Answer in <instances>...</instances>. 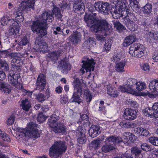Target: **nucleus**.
Wrapping results in <instances>:
<instances>
[{
  "instance_id": "nucleus-31",
  "label": "nucleus",
  "mask_w": 158,
  "mask_h": 158,
  "mask_svg": "<svg viewBox=\"0 0 158 158\" xmlns=\"http://www.w3.org/2000/svg\"><path fill=\"white\" fill-rule=\"evenodd\" d=\"M152 5L151 4L147 3L142 8V11L143 14L147 16H151L152 14Z\"/></svg>"
},
{
  "instance_id": "nucleus-38",
  "label": "nucleus",
  "mask_w": 158,
  "mask_h": 158,
  "mask_svg": "<svg viewBox=\"0 0 158 158\" xmlns=\"http://www.w3.org/2000/svg\"><path fill=\"white\" fill-rule=\"evenodd\" d=\"M21 106L23 110L28 111L31 107V104L27 99H25L22 101Z\"/></svg>"
},
{
  "instance_id": "nucleus-17",
  "label": "nucleus",
  "mask_w": 158,
  "mask_h": 158,
  "mask_svg": "<svg viewBox=\"0 0 158 158\" xmlns=\"http://www.w3.org/2000/svg\"><path fill=\"white\" fill-rule=\"evenodd\" d=\"M53 15L50 12L45 11L40 16L41 20L45 24H48V23L51 22L54 19Z\"/></svg>"
},
{
  "instance_id": "nucleus-2",
  "label": "nucleus",
  "mask_w": 158,
  "mask_h": 158,
  "mask_svg": "<svg viewBox=\"0 0 158 158\" xmlns=\"http://www.w3.org/2000/svg\"><path fill=\"white\" fill-rule=\"evenodd\" d=\"M111 4L112 9L110 11L112 16L114 19H118L128 6L126 0H111Z\"/></svg>"
},
{
  "instance_id": "nucleus-10",
  "label": "nucleus",
  "mask_w": 158,
  "mask_h": 158,
  "mask_svg": "<svg viewBox=\"0 0 158 158\" xmlns=\"http://www.w3.org/2000/svg\"><path fill=\"white\" fill-rule=\"evenodd\" d=\"M96 6L98 8L97 11L104 15L108 14L110 10V6L108 3H103L101 2H96Z\"/></svg>"
},
{
  "instance_id": "nucleus-25",
  "label": "nucleus",
  "mask_w": 158,
  "mask_h": 158,
  "mask_svg": "<svg viewBox=\"0 0 158 158\" xmlns=\"http://www.w3.org/2000/svg\"><path fill=\"white\" fill-rule=\"evenodd\" d=\"M89 132L92 138L96 137L101 133L99 126L97 125H92Z\"/></svg>"
},
{
  "instance_id": "nucleus-35",
  "label": "nucleus",
  "mask_w": 158,
  "mask_h": 158,
  "mask_svg": "<svg viewBox=\"0 0 158 158\" xmlns=\"http://www.w3.org/2000/svg\"><path fill=\"white\" fill-rule=\"evenodd\" d=\"M43 25L42 23H40L39 21H33L31 25V29L34 33H37L38 30Z\"/></svg>"
},
{
  "instance_id": "nucleus-32",
  "label": "nucleus",
  "mask_w": 158,
  "mask_h": 158,
  "mask_svg": "<svg viewBox=\"0 0 158 158\" xmlns=\"http://www.w3.org/2000/svg\"><path fill=\"white\" fill-rule=\"evenodd\" d=\"M53 128L55 129L54 131L55 133L64 134L66 132V127L62 123H57L56 126Z\"/></svg>"
},
{
  "instance_id": "nucleus-22",
  "label": "nucleus",
  "mask_w": 158,
  "mask_h": 158,
  "mask_svg": "<svg viewBox=\"0 0 158 158\" xmlns=\"http://www.w3.org/2000/svg\"><path fill=\"white\" fill-rule=\"evenodd\" d=\"M60 65L62 72L64 74H67L71 69L69 63L64 60L60 61Z\"/></svg>"
},
{
  "instance_id": "nucleus-60",
  "label": "nucleus",
  "mask_w": 158,
  "mask_h": 158,
  "mask_svg": "<svg viewBox=\"0 0 158 158\" xmlns=\"http://www.w3.org/2000/svg\"><path fill=\"white\" fill-rule=\"evenodd\" d=\"M61 5L60 6L61 10H64V9H69L70 6L66 2H64L61 3Z\"/></svg>"
},
{
  "instance_id": "nucleus-56",
  "label": "nucleus",
  "mask_w": 158,
  "mask_h": 158,
  "mask_svg": "<svg viewBox=\"0 0 158 158\" xmlns=\"http://www.w3.org/2000/svg\"><path fill=\"white\" fill-rule=\"evenodd\" d=\"M47 117H45L43 113H40L38 116L37 120L40 123H43L46 119Z\"/></svg>"
},
{
  "instance_id": "nucleus-18",
  "label": "nucleus",
  "mask_w": 158,
  "mask_h": 158,
  "mask_svg": "<svg viewBox=\"0 0 158 158\" xmlns=\"http://www.w3.org/2000/svg\"><path fill=\"white\" fill-rule=\"evenodd\" d=\"M20 78L19 73H15L10 72L8 76V81L13 85H15L18 83V79Z\"/></svg>"
},
{
  "instance_id": "nucleus-58",
  "label": "nucleus",
  "mask_w": 158,
  "mask_h": 158,
  "mask_svg": "<svg viewBox=\"0 0 158 158\" xmlns=\"http://www.w3.org/2000/svg\"><path fill=\"white\" fill-rule=\"evenodd\" d=\"M104 102L103 101H100L98 111L101 113H104L105 112V107L104 106Z\"/></svg>"
},
{
  "instance_id": "nucleus-5",
  "label": "nucleus",
  "mask_w": 158,
  "mask_h": 158,
  "mask_svg": "<svg viewBox=\"0 0 158 158\" xmlns=\"http://www.w3.org/2000/svg\"><path fill=\"white\" fill-rule=\"evenodd\" d=\"M37 125L35 123L31 122L29 123L27 129L18 128V131L21 133L19 135L36 139L40 136L37 129Z\"/></svg>"
},
{
  "instance_id": "nucleus-13",
  "label": "nucleus",
  "mask_w": 158,
  "mask_h": 158,
  "mask_svg": "<svg viewBox=\"0 0 158 158\" xmlns=\"http://www.w3.org/2000/svg\"><path fill=\"white\" fill-rule=\"evenodd\" d=\"M85 132L86 129L83 128V127H78L76 131L77 135L78 137L77 140L79 143L82 144L86 142V139L85 135Z\"/></svg>"
},
{
  "instance_id": "nucleus-42",
  "label": "nucleus",
  "mask_w": 158,
  "mask_h": 158,
  "mask_svg": "<svg viewBox=\"0 0 158 158\" xmlns=\"http://www.w3.org/2000/svg\"><path fill=\"white\" fill-rule=\"evenodd\" d=\"M146 33L149 37L155 40H158V31H148Z\"/></svg>"
},
{
  "instance_id": "nucleus-59",
  "label": "nucleus",
  "mask_w": 158,
  "mask_h": 158,
  "mask_svg": "<svg viewBox=\"0 0 158 158\" xmlns=\"http://www.w3.org/2000/svg\"><path fill=\"white\" fill-rule=\"evenodd\" d=\"M119 125L123 128H128L130 127V124L126 122L125 121H123L119 123Z\"/></svg>"
},
{
  "instance_id": "nucleus-29",
  "label": "nucleus",
  "mask_w": 158,
  "mask_h": 158,
  "mask_svg": "<svg viewBox=\"0 0 158 158\" xmlns=\"http://www.w3.org/2000/svg\"><path fill=\"white\" fill-rule=\"evenodd\" d=\"M136 37L135 35H130L127 36L124 40L123 45L125 47L128 46L135 40Z\"/></svg>"
},
{
  "instance_id": "nucleus-4",
  "label": "nucleus",
  "mask_w": 158,
  "mask_h": 158,
  "mask_svg": "<svg viewBox=\"0 0 158 158\" xmlns=\"http://www.w3.org/2000/svg\"><path fill=\"white\" fill-rule=\"evenodd\" d=\"M73 84L74 92L70 99L71 102H77L79 104L82 101L81 97L82 95V88L85 85V84L82 80L77 78L73 82Z\"/></svg>"
},
{
  "instance_id": "nucleus-50",
  "label": "nucleus",
  "mask_w": 158,
  "mask_h": 158,
  "mask_svg": "<svg viewBox=\"0 0 158 158\" xmlns=\"http://www.w3.org/2000/svg\"><path fill=\"white\" fill-rule=\"evenodd\" d=\"M131 152L133 155H135L137 157L142 155L141 150L140 148L137 147L133 148L131 149Z\"/></svg>"
},
{
  "instance_id": "nucleus-28",
  "label": "nucleus",
  "mask_w": 158,
  "mask_h": 158,
  "mask_svg": "<svg viewBox=\"0 0 158 158\" xmlns=\"http://www.w3.org/2000/svg\"><path fill=\"white\" fill-rule=\"evenodd\" d=\"M139 0H129L130 6L132 10L135 13H139L140 11V9L139 6Z\"/></svg>"
},
{
  "instance_id": "nucleus-24",
  "label": "nucleus",
  "mask_w": 158,
  "mask_h": 158,
  "mask_svg": "<svg viewBox=\"0 0 158 158\" xmlns=\"http://www.w3.org/2000/svg\"><path fill=\"white\" fill-rule=\"evenodd\" d=\"M73 8L74 12L78 15L82 14L85 12V6L83 3L75 2Z\"/></svg>"
},
{
  "instance_id": "nucleus-53",
  "label": "nucleus",
  "mask_w": 158,
  "mask_h": 158,
  "mask_svg": "<svg viewBox=\"0 0 158 158\" xmlns=\"http://www.w3.org/2000/svg\"><path fill=\"white\" fill-rule=\"evenodd\" d=\"M141 147L143 150L147 152L151 151L153 149L151 145H149L146 143L142 144Z\"/></svg>"
},
{
  "instance_id": "nucleus-11",
  "label": "nucleus",
  "mask_w": 158,
  "mask_h": 158,
  "mask_svg": "<svg viewBox=\"0 0 158 158\" xmlns=\"http://www.w3.org/2000/svg\"><path fill=\"white\" fill-rule=\"evenodd\" d=\"M46 84L45 76L43 74L39 75L36 83L37 89L40 91H43L45 89Z\"/></svg>"
},
{
  "instance_id": "nucleus-34",
  "label": "nucleus",
  "mask_w": 158,
  "mask_h": 158,
  "mask_svg": "<svg viewBox=\"0 0 158 158\" xmlns=\"http://www.w3.org/2000/svg\"><path fill=\"white\" fill-rule=\"evenodd\" d=\"M137 82L136 79L135 78H129L127 82V85L129 86V88H131V90L134 92L135 90V85Z\"/></svg>"
},
{
  "instance_id": "nucleus-3",
  "label": "nucleus",
  "mask_w": 158,
  "mask_h": 158,
  "mask_svg": "<svg viewBox=\"0 0 158 158\" xmlns=\"http://www.w3.org/2000/svg\"><path fill=\"white\" fill-rule=\"evenodd\" d=\"M67 148L65 142L60 141H56L49 148V156L51 158H58L65 152Z\"/></svg>"
},
{
  "instance_id": "nucleus-64",
  "label": "nucleus",
  "mask_w": 158,
  "mask_h": 158,
  "mask_svg": "<svg viewBox=\"0 0 158 158\" xmlns=\"http://www.w3.org/2000/svg\"><path fill=\"white\" fill-rule=\"evenodd\" d=\"M37 98L38 100L40 102L44 101L45 99V97L44 94L41 93H39L37 96Z\"/></svg>"
},
{
  "instance_id": "nucleus-9",
  "label": "nucleus",
  "mask_w": 158,
  "mask_h": 158,
  "mask_svg": "<svg viewBox=\"0 0 158 158\" xmlns=\"http://www.w3.org/2000/svg\"><path fill=\"white\" fill-rule=\"evenodd\" d=\"M145 48L139 43L135 44L129 48V53L133 57L140 58L144 54Z\"/></svg>"
},
{
  "instance_id": "nucleus-63",
  "label": "nucleus",
  "mask_w": 158,
  "mask_h": 158,
  "mask_svg": "<svg viewBox=\"0 0 158 158\" xmlns=\"http://www.w3.org/2000/svg\"><path fill=\"white\" fill-rule=\"evenodd\" d=\"M141 69L145 71H148L149 69V64L147 63H144L140 65Z\"/></svg>"
},
{
  "instance_id": "nucleus-27",
  "label": "nucleus",
  "mask_w": 158,
  "mask_h": 158,
  "mask_svg": "<svg viewBox=\"0 0 158 158\" xmlns=\"http://www.w3.org/2000/svg\"><path fill=\"white\" fill-rule=\"evenodd\" d=\"M107 94L110 96L112 97H117L119 94V92L116 90L114 87L109 84L107 85Z\"/></svg>"
},
{
  "instance_id": "nucleus-45",
  "label": "nucleus",
  "mask_w": 158,
  "mask_h": 158,
  "mask_svg": "<svg viewBox=\"0 0 158 158\" xmlns=\"http://www.w3.org/2000/svg\"><path fill=\"white\" fill-rule=\"evenodd\" d=\"M0 138H1L5 141L8 142H10L11 140L10 137L4 132L0 130Z\"/></svg>"
},
{
  "instance_id": "nucleus-48",
  "label": "nucleus",
  "mask_w": 158,
  "mask_h": 158,
  "mask_svg": "<svg viewBox=\"0 0 158 158\" xmlns=\"http://www.w3.org/2000/svg\"><path fill=\"white\" fill-rule=\"evenodd\" d=\"M136 85V89L138 91H142L146 89V84L141 81L137 82Z\"/></svg>"
},
{
  "instance_id": "nucleus-14",
  "label": "nucleus",
  "mask_w": 158,
  "mask_h": 158,
  "mask_svg": "<svg viewBox=\"0 0 158 158\" xmlns=\"http://www.w3.org/2000/svg\"><path fill=\"white\" fill-rule=\"evenodd\" d=\"M136 115L137 112L135 110L128 108L125 110L123 117L127 120H132L136 118Z\"/></svg>"
},
{
  "instance_id": "nucleus-41",
  "label": "nucleus",
  "mask_w": 158,
  "mask_h": 158,
  "mask_svg": "<svg viewBox=\"0 0 158 158\" xmlns=\"http://www.w3.org/2000/svg\"><path fill=\"white\" fill-rule=\"evenodd\" d=\"M88 44V46H86L88 48H92L96 45V42L95 40L92 37H89L84 43L85 44Z\"/></svg>"
},
{
  "instance_id": "nucleus-51",
  "label": "nucleus",
  "mask_w": 158,
  "mask_h": 158,
  "mask_svg": "<svg viewBox=\"0 0 158 158\" xmlns=\"http://www.w3.org/2000/svg\"><path fill=\"white\" fill-rule=\"evenodd\" d=\"M0 67L2 70L6 71H8L9 68L8 64L4 60H0Z\"/></svg>"
},
{
  "instance_id": "nucleus-40",
  "label": "nucleus",
  "mask_w": 158,
  "mask_h": 158,
  "mask_svg": "<svg viewBox=\"0 0 158 158\" xmlns=\"http://www.w3.org/2000/svg\"><path fill=\"white\" fill-rule=\"evenodd\" d=\"M101 142L98 139L94 140L89 144V147L90 149L94 150L98 149L100 145Z\"/></svg>"
},
{
  "instance_id": "nucleus-8",
  "label": "nucleus",
  "mask_w": 158,
  "mask_h": 158,
  "mask_svg": "<svg viewBox=\"0 0 158 158\" xmlns=\"http://www.w3.org/2000/svg\"><path fill=\"white\" fill-rule=\"evenodd\" d=\"M82 63L83 65L80 71L81 74H83L85 73V70L86 73L88 74V77H94V75L92 72L94 70V65L95 64L94 60L87 59L86 60H82Z\"/></svg>"
},
{
  "instance_id": "nucleus-7",
  "label": "nucleus",
  "mask_w": 158,
  "mask_h": 158,
  "mask_svg": "<svg viewBox=\"0 0 158 158\" xmlns=\"http://www.w3.org/2000/svg\"><path fill=\"white\" fill-rule=\"evenodd\" d=\"M106 143L102 146L101 150L102 152L106 153L111 151L114 149L115 145L117 144L122 143V139L119 137H115L111 136L106 138L105 139Z\"/></svg>"
},
{
  "instance_id": "nucleus-39",
  "label": "nucleus",
  "mask_w": 158,
  "mask_h": 158,
  "mask_svg": "<svg viewBox=\"0 0 158 158\" xmlns=\"http://www.w3.org/2000/svg\"><path fill=\"white\" fill-rule=\"evenodd\" d=\"M0 90L4 91L5 93L9 94L11 91L10 86L5 82H0Z\"/></svg>"
},
{
  "instance_id": "nucleus-37",
  "label": "nucleus",
  "mask_w": 158,
  "mask_h": 158,
  "mask_svg": "<svg viewBox=\"0 0 158 158\" xmlns=\"http://www.w3.org/2000/svg\"><path fill=\"white\" fill-rule=\"evenodd\" d=\"M47 28L46 25L44 24L42 26V27H41L40 29L38 30L37 34L38 35L39 37V38H41L47 34V31L46 29Z\"/></svg>"
},
{
  "instance_id": "nucleus-62",
  "label": "nucleus",
  "mask_w": 158,
  "mask_h": 158,
  "mask_svg": "<svg viewBox=\"0 0 158 158\" xmlns=\"http://www.w3.org/2000/svg\"><path fill=\"white\" fill-rule=\"evenodd\" d=\"M121 59L120 55L118 54H115L113 56L112 61L114 62H117Z\"/></svg>"
},
{
  "instance_id": "nucleus-47",
  "label": "nucleus",
  "mask_w": 158,
  "mask_h": 158,
  "mask_svg": "<svg viewBox=\"0 0 158 158\" xmlns=\"http://www.w3.org/2000/svg\"><path fill=\"white\" fill-rule=\"evenodd\" d=\"M112 22L114 27H116L118 30L120 31L124 29V26L119 23L118 20H114L112 21Z\"/></svg>"
},
{
  "instance_id": "nucleus-36",
  "label": "nucleus",
  "mask_w": 158,
  "mask_h": 158,
  "mask_svg": "<svg viewBox=\"0 0 158 158\" xmlns=\"http://www.w3.org/2000/svg\"><path fill=\"white\" fill-rule=\"evenodd\" d=\"M149 87L154 92L158 93V78L152 81L149 83Z\"/></svg>"
},
{
  "instance_id": "nucleus-49",
  "label": "nucleus",
  "mask_w": 158,
  "mask_h": 158,
  "mask_svg": "<svg viewBox=\"0 0 158 158\" xmlns=\"http://www.w3.org/2000/svg\"><path fill=\"white\" fill-rule=\"evenodd\" d=\"M112 43L111 40H109L105 43L103 48V51H106L108 52L110 50Z\"/></svg>"
},
{
  "instance_id": "nucleus-46",
  "label": "nucleus",
  "mask_w": 158,
  "mask_h": 158,
  "mask_svg": "<svg viewBox=\"0 0 158 158\" xmlns=\"http://www.w3.org/2000/svg\"><path fill=\"white\" fill-rule=\"evenodd\" d=\"M53 30V33L55 35H57L60 34L61 32L63 33V30L61 29V26H57L56 25H54L52 28Z\"/></svg>"
},
{
  "instance_id": "nucleus-54",
  "label": "nucleus",
  "mask_w": 158,
  "mask_h": 158,
  "mask_svg": "<svg viewBox=\"0 0 158 158\" xmlns=\"http://www.w3.org/2000/svg\"><path fill=\"white\" fill-rule=\"evenodd\" d=\"M87 8L88 10L92 13L91 14L93 13L92 12H94L95 10L97 11L98 8L96 7V2L94 4V5H92L90 3H89L87 5ZM87 13L88 14V13H85V14Z\"/></svg>"
},
{
  "instance_id": "nucleus-1",
  "label": "nucleus",
  "mask_w": 158,
  "mask_h": 158,
  "mask_svg": "<svg viewBox=\"0 0 158 158\" xmlns=\"http://www.w3.org/2000/svg\"><path fill=\"white\" fill-rule=\"evenodd\" d=\"M96 13L85 14L84 18L85 21L88 26H90L91 31L95 33L99 31L109 30L108 24L106 20H102L97 24H96Z\"/></svg>"
},
{
  "instance_id": "nucleus-16",
  "label": "nucleus",
  "mask_w": 158,
  "mask_h": 158,
  "mask_svg": "<svg viewBox=\"0 0 158 158\" xmlns=\"http://www.w3.org/2000/svg\"><path fill=\"white\" fill-rule=\"evenodd\" d=\"M59 114V111L57 110L54 112L48 119V124L50 127L54 128L56 126L57 124V122L60 119L59 116L57 115Z\"/></svg>"
},
{
  "instance_id": "nucleus-20",
  "label": "nucleus",
  "mask_w": 158,
  "mask_h": 158,
  "mask_svg": "<svg viewBox=\"0 0 158 158\" xmlns=\"http://www.w3.org/2000/svg\"><path fill=\"white\" fill-rule=\"evenodd\" d=\"M27 55L24 53H12L10 54V56L12 58H13L11 61L12 64L13 63L14 64H19L20 63V62H22V60H20L19 58L23 57H25V55Z\"/></svg>"
},
{
  "instance_id": "nucleus-15",
  "label": "nucleus",
  "mask_w": 158,
  "mask_h": 158,
  "mask_svg": "<svg viewBox=\"0 0 158 158\" xmlns=\"http://www.w3.org/2000/svg\"><path fill=\"white\" fill-rule=\"evenodd\" d=\"M36 48L39 51H42L44 52H47L48 51L47 44L42 40L41 38L37 37L35 41Z\"/></svg>"
},
{
  "instance_id": "nucleus-61",
  "label": "nucleus",
  "mask_w": 158,
  "mask_h": 158,
  "mask_svg": "<svg viewBox=\"0 0 158 158\" xmlns=\"http://www.w3.org/2000/svg\"><path fill=\"white\" fill-rule=\"evenodd\" d=\"M15 118L13 115H11L8 119L7 124L8 125H10L14 123L15 121Z\"/></svg>"
},
{
  "instance_id": "nucleus-33",
  "label": "nucleus",
  "mask_w": 158,
  "mask_h": 158,
  "mask_svg": "<svg viewBox=\"0 0 158 158\" xmlns=\"http://www.w3.org/2000/svg\"><path fill=\"white\" fill-rule=\"evenodd\" d=\"M125 65L126 61L125 60L118 62L115 67L116 71L121 73L124 72V67Z\"/></svg>"
},
{
  "instance_id": "nucleus-30",
  "label": "nucleus",
  "mask_w": 158,
  "mask_h": 158,
  "mask_svg": "<svg viewBox=\"0 0 158 158\" xmlns=\"http://www.w3.org/2000/svg\"><path fill=\"white\" fill-rule=\"evenodd\" d=\"M5 13L6 14L1 20V24L3 26L6 25L7 21L8 19L11 17L13 15V12L11 11V10H10V11L6 10Z\"/></svg>"
},
{
  "instance_id": "nucleus-26",
  "label": "nucleus",
  "mask_w": 158,
  "mask_h": 158,
  "mask_svg": "<svg viewBox=\"0 0 158 158\" xmlns=\"http://www.w3.org/2000/svg\"><path fill=\"white\" fill-rule=\"evenodd\" d=\"M70 41L73 44L76 45L81 40V35L80 32H74L69 37Z\"/></svg>"
},
{
  "instance_id": "nucleus-23",
  "label": "nucleus",
  "mask_w": 158,
  "mask_h": 158,
  "mask_svg": "<svg viewBox=\"0 0 158 158\" xmlns=\"http://www.w3.org/2000/svg\"><path fill=\"white\" fill-rule=\"evenodd\" d=\"M153 105L152 107V109L150 107L146 108L143 110V112L144 115L147 117H150L151 118H157L156 116L157 114V110H155L153 109Z\"/></svg>"
},
{
  "instance_id": "nucleus-19",
  "label": "nucleus",
  "mask_w": 158,
  "mask_h": 158,
  "mask_svg": "<svg viewBox=\"0 0 158 158\" xmlns=\"http://www.w3.org/2000/svg\"><path fill=\"white\" fill-rule=\"evenodd\" d=\"M89 117L86 114H83L79 119L78 123L80 125L79 127H83L85 128L89 126Z\"/></svg>"
},
{
  "instance_id": "nucleus-57",
  "label": "nucleus",
  "mask_w": 158,
  "mask_h": 158,
  "mask_svg": "<svg viewBox=\"0 0 158 158\" xmlns=\"http://www.w3.org/2000/svg\"><path fill=\"white\" fill-rule=\"evenodd\" d=\"M29 42L28 38L25 36L21 39V40L19 42V44L20 45L24 46L28 43Z\"/></svg>"
},
{
  "instance_id": "nucleus-43",
  "label": "nucleus",
  "mask_w": 158,
  "mask_h": 158,
  "mask_svg": "<svg viewBox=\"0 0 158 158\" xmlns=\"http://www.w3.org/2000/svg\"><path fill=\"white\" fill-rule=\"evenodd\" d=\"M118 89L119 91L122 92H127L128 93H133L131 89V88H129V86L127 84L123 86H120L118 87Z\"/></svg>"
},
{
  "instance_id": "nucleus-44",
  "label": "nucleus",
  "mask_w": 158,
  "mask_h": 158,
  "mask_svg": "<svg viewBox=\"0 0 158 158\" xmlns=\"http://www.w3.org/2000/svg\"><path fill=\"white\" fill-rule=\"evenodd\" d=\"M10 72L14 73H18L21 71L20 65L16 64H12L11 66Z\"/></svg>"
},
{
  "instance_id": "nucleus-52",
  "label": "nucleus",
  "mask_w": 158,
  "mask_h": 158,
  "mask_svg": "<svg viewBox=\"0 0 158 158\" xmlns=\"http://www.w3.org/2000/svg\"><path fill=\"white\" fill-rule=\"evenodd\" d=\"M52 12L57 19H60L61 18V14L59 8L57 7H54Z\"/></svg>"
},
{
  "instance_id": "nucleus-55",
  "label": "nucleus",
  "mask_w": 158,
  "mask_h": 158,
  "mask_svg": "<svg viewBox=\"0 0 158 158\" xmlns=\"http://www.w3.org/2000/svg\"><path fill=\"white\" fill-rule=\"evenodd\" d=\"M19 31V30H17L14 28L10 27L8 31L9 35L15 36L16 35L17 33Z\"/></svg>"
},
{
  "instance_id": "nucleus-6",
  "label": "nucleus",
  "mask_w": 158,
  "mask_h": 158,
  "mask_svg": "<svg viewBox=\"0 0 158 158\" xmlns=\"http://www.w3.org/2000/svg\"><path fill=\"white\" fill-rule=\"evenodd\" d=\"M123 14H127L125 17L124 23L127 28L131 31H136L138 28V26L135 23L137 19L135 15L131 12L129 9H127V8Z\"/></svg>"
},
{
  "instance_id": "nucleus-21",
  "label": "nucleus",
  "mask_w": 158,
  "mask_h": 158,
  "mask_svg": "<svg viewBox=\"0 0 158 158\" xmlns=\"http://www.w3.org/2000/svg\"><path fill=\"white\" fill-rule=\"evenodd\" d=\"M62 52V49L59 48L57 50L49 53L47 55V57L50 58L51 60L56 62Z\"/></svg>"
},
{
  "instance_id": "nucleus-12",
  "label": "nucleus",
  "mask_w": 158,
  "mask_h": 158,
  "mask_svg": "<svg viewBox=\"0 0 158 158\" xmlns=\"http://www.w3.org/2000/svg\"><path fill=\"white\" fill-rule=\"evenodd\" d=\"M18 2H21L19 7H22V10H28L34 8L35 0H18Z\"/></svg>"
}]
</instances>
